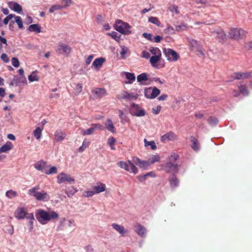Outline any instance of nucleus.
I'll return each instance as SVG.
<instances>
[{"label":"nucleus","mask_w":252,"mask_h":252,"mask_svg":"<svg viewBox=\"0 0 252 252\" xmlns=\"http://www.w3.org/2000/svg\"><path fill=\"white\" fill-rule=\"evenodd\" d=\"M6 196L9 198H12L16 197L17 195V193L15 191L13 190H9L6 191L5 193Z\"/></svg>","instance_id":"45"},{"label":"nucleus","mask_w":252,"mask_h":252,"mask_svg":"<svg viewBox=\"0 0 252 252\" xmlns=\"http://www.w3.org/2000/svg\"><path fill=\"white\" fill-rule=\"evenodd\" d=\"M247 32L241 28H231L228 32V36L230 38L239 40L242 39L247 34Z\"/></svg>","instance_id":"4"},{"label":"nucleus","mask_w":252,"mask_h":252,"mask_svg":"<svg viewBox=\"0 0 252 252\" xmlns=\"http://www.w3.org/2000/svg\"><path fill=\"white\" fill-rule=\"evenodd\" d=\"M142 57L145 59H149L150 57V54L146 51H143L142 53Z\"/></svg>","instance_id":"62"},{"label":"nucleus","mask_w":252,"mask_h":252,"mask_svg":"<svg viewBox=\"0 0 252 252\" xmlns=\"http://www.w3.org/2000/svg\"><path fill=\"white\" fill-rule=\"evenodd\" d=\"M112 226L114 229L119 232L122 235H124V234L126 232V231L122 225H120L116 223H113L112 224Z\"/></svg>","instance_id":"32"},{"label":"nucleus","mask_w":252,"mask_h":252,"mask_svg":"<svg viewBox=\"0 0 252 252\" xmlns=\"http://www.w3.org/2000/svg\"><path fill=\"white\" fill-rule=\"evenodd\" d=\"M9 7L12 10L18 13H20L22 11V6L16 2H11Z\"/></svg>","instance_id":"30"},{"label":"nucleus","mask_w":252,"mask_h":252,"mask_svg":"<svg viewBox=\"0 0 252 252\" xmlns=\"http://www.w3.org/2000/svg\"><path fill=\"white\" fill-rule=\"evenodd\" d=\"M116 142L115 139L113 137H111L108 140V144L110 147L113 146Z\"/></svg>","instance_id":"61"},{"label":"nucleus","mask_w":252,"mask_h":252,"mask_svg":"<svg viewBox=\"0 0 252 252\" xmlns=\"http://www.w3.org/2000/svg\"><path fill=\"white\" fill-rule=\"evenodd\" d=\"M213 34L220 41L224 40L226 37L225 33L221 30L217 31H214L213 32Z\"/></svg>","instance_id":"25"},{"label":"nucleus","mask_w":252,"mask_h":252,"mask_svg":"<svg viewBox=\"0 0 252 252\" xmlns=\"http://www.w3.org/2000/svg\"><path fill=\"white\" fill-rule=\"evenodd\" d=\"M126 114L124 113V111H121L120 114L119 115L120 118L122 120V122H126L128 120L127 118L126 117Z\"/></svg>","instance_id":"59"},{"label":"nucleus","mask_w":252,"mask_h":252,"mask_svg":"<svg viewBox=\"0 0 252 252\" xmlns=\"http://www.w3.org/2000/svg\"><path fill=\"white\" fill-rule=\"evenodd\" d=\"M95 193H99L105 190L106 187L105 184L99 183L94 188Z\"/></svg>","instance_id":"29"},{"label":"nucleus","mask_w":252,"mask_h":252,"mask_svg":"<svg viewBox=\"0 0 252 252\" xmlns=\"http://www.w3.org/2000/svg\"><path fill=\"white\" fill-rule=\"evenodd\" d=\"M163 54L165 55L167 60L170 62H176L179 58L178 53L170 48H164L163 49Z\"/></svg>","instance_id":"8"},{"label":"nucleus","mask_w":252,"mask_h":252,"mask_svg":"<svg viewBox=\"0 0 252 252\" xmlns=\"http://www.w3.org/2000/svg\"><path fill=\"white\" fill-rule=\"evenodd\" d=\"M105 59L103 58H99L95 59L93 63V65L95 67H101L103 64V63L104 62Z\"/></svg>","instance_id":"33"},{"label":"nucleus","mask_w":252,"mask_h":252,"mask_svg":"<svg viewBox=\"0 0 252 252\" xmlns=\"http://www.w3.org/2000/svg\"><path fill=\"white\" fill-rule=\"evenodd\" d=\"M135 232L141 237H145L147 233L146 228L140 223H136L134 226Z\"/></svg>","instance_id":"17"},{"label":"nucleus","mask_w":252,"mask_h":252,"mask_svg":"<svg viewBox=\"0 0 252 252\" xmlns=\"http://www.w3.org/2000/svg\"><path fill=\"white\" fill-rule=\"evenodd\" d=\"M190 140L192 143L191 145V148L195 151H199L200 149L199 143L197 139L193 136H191L190 137Z\"/></svg>","instance_id":"22"},{"label":"nucleus","mask_w":252,"mask_h":252,"mask_svg":"<svg viewBox=\"0 0 252 252\" xmlns=\"http://www.w3.org/2000/svg\"><path fill=\"white\" fill-rule=\"evenodd\" d=\"M175 28L177 31L179 32L185 30L187 28V26L186 25L182 24L181 25L176 26Z\"/></svg>","instance_id":"55"},{"label":"nucleus","mask_w":252,"mask_h":252,"mask_svg":"<svg viewBox=\"0 0 252 252\" xmlns=\"http://www.w3.org/2000/svg\"><path fill=\"white\" fill-rule=\"evenodd\" d=\"M34 167L37 170L43 171L46 168V162L43 160H40L34 163Z\"/></svg>","instance_id":"21"},{"label":"nucleus","mask_w":252,"mask_h":252,"mask_svg":"<svg viewBox=\"0 0 252 252\" xmlns=\"http://www.w3.org/2000/svg\"><path fill=\"white\" fill-rule=\"evenodd\" d=\"M90 144L89 141H87L86 140H84L82 146L78 149V151L79 152H83L87 148H88Z\"/></svg>","instance_id":"40"},{"label":"nucleus","mask_w":252,"mask_h":252,"mask_svg":"<svg viewBox=\"0 0 252 252\" xmlns=\"http://www.w3.org/2000/svg\"><path fill=\"white\" fill-rule=\"evenodd\" d=\"M11 63L13 66L15 67H18L19 66L20 63L17 58L15 57L12 58L11 59Z\"/></svg>","instance_id":"53"},{"label":"nucleus","mask_w":252,"mask_h":252,"mask_svg":"<svg viewBox=\"0 0 252 252\" xmlns=\"http://www.w3.org/2000/svg\"><path fill=\"white\" fill-rule=\"evenodd\" d=\"M121 97L124 99H136L138 97V94L133 93H128L126 92H124L122 94Z\"/></svg>","instance_id":"24"},{"label":"nucleus","mask_w":252,"mask_h":252,"mask_svg":"<svg viewBox=\"0 0 252 252\" xmlns=\"http://www.w3.org/2000/svg\"><path fill=\"white\" fill-rule=\"evenodd\" d=\"M151 65L157 69L164 66V61L161 60V56H152L150 59Z\"/></svg>","instance_id":"10"},{"label":"nucleus","mask_w":252,"mask_h":252,"mask_svg":"<svg viewBox=\"0 0 252 252\" xmlns=\"http://www.w3.org/2000/svg\"><path fill=\"white\" fill-rule=\"evenodd\" d=\"M28 79L30 82L36 81L39 80L38 77L35 74L34 72L29 76Z\"/></svg>","instance_id":"49"},{"label":"nucleus","mask_w":252,"mask_h":252,"mask_svg":"<svg viewBox=\"0 0 252 252\" xmlns=\"http://www.w3.org/2000/svg\"><path fill=\"white\" fill-rule=\"evenodd\" d=\"M13 148V144L10 142H6L0 148V152L5 153L11 150Z\"/></svg>","instance_id":"26"},{"label":"nucleus","mask_w":252,"mask_h":252,"mask_svg":"<svg viewBox=\"0 0 252 252\" xmlns=\"http://www.w3.org/2000/svg\"><path fill=\"white\" fill-rule=\"evenodd\" d=\"M131 115L141 117L145 115V111H129Z\"/></svg>","instance_id":"48"},{"label":"nucleus","mask_w":252,"mask_h":252,"mask_svg":"<svg viewBox=\"0 0 252 252\" xmlns=\"http://www.w3.org/2000/svg\"><path fill=\"white\" fill-rule=\"evenodd\" d=\"M238 88L239 89L240 94L241 93L244 96L249 95V91L246 85L240 84L238 86Z\"/></svg>","instance_id":"28"},{"label":"nucleus","mask_w":252,"mask_h":252,"mask_svg":"<svg viewBox=\"0 0 252 252\" xmlns=\"http://www.w3.org/2000/svg\"><path fill=\"white\" fill-rule=\"evenodd\" d=\"M160 91L157 87H149L144 91L145 97L149 99H154L160 94Z\"/></svg>","instance_id":"11"},{"label":"nucleus","mask_w":252,"mask_h":252,"mask_svg":"<svg viewBox=\"0 0 252 252\" xmlns=\"http://www.w3.org/2000/svg\"><path fill=\"white\" fill-rule=\"evenodd\" d=\"M189 42L190 50L195 52L200 57L204 58L205 53L202 46L197 41L193 39H189Z\"/></svg>","instance_id":"6"},{"label":"nucleus","mask_w":252,"mask_h":252,"mask_svg":"<svg viewBox=\"0 0 252 252\" xmlns=\"http://www.w3.org/2000/svg\"><path fill=\"white\" fill-rule=\"evenodd\" d=\"M0 58L1 60L5 63H8L9 61L7 55L5 53H2Z\"/></svg>","instance_id":"60"},{"label":"nucleus","mask_w":252,"mask_h":252,"mask_svg":"<svg viewBox=\"0 0 252 252\" xmlns=\"http://www.w3.org/2000/svg\"><path fill=\"white\" fill-rule=\"evenodd\" d=\"M118 165L121 168L127 171L133 173L134 174L138 173V169L134 164L132 160H128L127 162L122 161H119L118 162Z\"/></svg>","instance_id":"7"},{"label":"nucleus","mask_w":252,"mask_h":252,"mask_svg":"<svg viewBox=\"0 0 252 252\" xmlns=\"http://www.w3.org/2000/svg\"><path fill=\"white\" fill-rule=\"evenodd\" d=\"M64 191L67 197L71 198L78 191V189L76 188L71 186L67 189H65Z\"/></svg>","instance_id":"23"},{"label":"nucleus","mask_w":252,"mask_h":252,"mask_svg":"<svg viewBox=\"0 0 252 252\" xmlns=\"http://www.w3.org/2000/svg\"><path fill=\"white\" fill-rule=\"evenodd\" d=\"M27 219L29 220V224L30 226V230L31 231L33 229V220H34L33 214L30 213L27 216Z\"/></svg>","instance_id":"36"},{"label":"nucleus","mask_w":252,"mask_h":252,"mask_svg":"<svg viewBox=\"0 0 252 252\" xmlns=\"http://www.w3.org/2000/svg\"><path fill=\"white\" fill-rule=\"evenodd\" d=\"M102 129L103 126L100 124H92V126L87 129H80V132L83 135H91L95 131Z\"/></svg>","instance_id":"13"},{"label":"nucleus","mask_w":252,"mask_h":252,"mask_svg":"<svg viewBox=\"0 0 252 252\" xmlns=\"http://www.w3.org/2000/svg\"><path fill=\"white\" fill-rule=\"evenodd\" d=\"M82 91V85L81 84L78 83L76 85L75 91L77 94L81 93Z\"/></svg>","instance_id":"57"},{"label":"nucleus","mask_w":252,"mask_h":252,"mask_svg":"<svg viewBox=\"0 0 252 252\" xmlns=\"http://www.w3.org/2000/svg\"><path fill=\"white\" fill-rule=\"evenodd\" d=\"M179 158L178 154L175 153L172 154L168 158V161L167 163L162 164L161 169L167 173H171L173 174L177 173L178 172V165L174 162Z\"/></svg>","instance_id":"2"},{"label":"nucleus","mask_w":252,"mask_h":252,"mask_svg":"<svg viewBox=\"0 0 252 252\" xmlns=\"http://www.w3.org/2000/svg\"><path fill=\"white\" fill-rule=\"evenodd\" d=\"M167 95L166 94H162L158 97V100L159 101H163L166 100L167 97Z\"/></svg>","instance_id":"63"},{"label":"nucleus","mask_w":252,"mask_h":252,"mask_svg":"<svg viewBox=\"0 0 252 252\" xmlns=\"http://www.w3.org/2000/svg\"><path fill=\"white\" fill-rule=\"evenodd\" d=\"M63 8V6L59 4H55L52 5L49 9L50 13H53L55 11L60 10Z\"/></svg>","instance_id":"42"},{"label":"nucleus","mask_w":252,"mask_h":252,"mask_svg":"<svg viewBox=\"0 0 252 252\" xmlns=\"http://www.w3.org/2000/svg\"><path fill=\"white\" fill-rule=\"evenodd\" d=\"M160 157L158 155H152L150 158V161L149 162L150 164H152L158 161Z\"/></svg>","instance_id":"50"},{"label":"nucleus","mask_w":252,"mask_h":252,"mask_svg":"<svg viewBox=\"0 0 252 252\" xmlns=\"http://www.w3.org/2000/svg\"><path fill=\"white\" fill-rule=\"evenodd\" d=\"M66 134L61 129L57 130L54 133V136L57 142L62 141L64 139Z\"/></svg>","instance_id":"20"},{"label":"nucleus","mask_w":252,"mask_h":252,"mask_svg":"<svg viewBox=\"0 0 252 252\" xmlns=\"http://www.w3.org/2000/svg\"><path fill=\"white\" fill-rule=\"evenodd\" d=\"M148 21L149 22L152 23L158 26H160V22L158 19L156 17H151L149 18Z\"/></svg>","instance_id":"43"},{"label":"nucleus","mask_w":252,"mask_h":252,"mask_svg":"<svg viewBox=\"0 0 252 252\" xmlns=\"http://www.w3.org/2000/svg\"><path fill=\"white\" fill-rule=\"evenodd\" d=\"M142 36L149 41L153 40V39L152 38V35L151 33L144 32L143 33Z\"/></svg>","instance_id":"58"},{"label":"nucleus","mask_w":252,"mask_h":252,"mask_svg":"<svg viewBox=\"0 0 252 252\" xmlns=\"http://www.w3.org/2000/svg\"><path fill=\"white\" fill-rule=\"evenodd\" d=\"M132 161L134 164L139 166L140 168L145 169L150 165L149 162L144 160H141L140 159L137 157L132 158Z\"/></svg>","instance_id":"19"},{"label":"nucleus","mask_w":252,"mask_h":252,"mask_svg":"<svg viewBox=\"0 0 252 252\" xmlns=\"http://www.w3.org/2000/svg\"><path fill=\"white\" fill-rule=\"evenodd\" d=\"M15 19V22L17 24L18 27L20 29L23 28V22L21 18L19 16H15L14 17Z\"/></svg>","instance_id":"46"},{"label":"nucleus","mask_w":252,"mask_h":252,"mask_svg":"<svg viewBox=\"0 0 252 252\" xmlns=\"http://www.w3.org/2000/svg\"><path fill=\"white\" fill-rule=\"evenodd\" d=\"M41 132L42 129H41L39 127H37L34 130L33 135L37 139H39L41 137Z\"/></svg>","instance_id":"41"},{"label":"nucleus","mask_w":252,"mask_h":252,"mask_svg":"<svg viewBox=\"0 0 252 252\" xmlns=\"http://www.w3.org/2000/svg\"><path fill=\"white\" fill-rule=\"evenodd\" d=\"M95 194V192L94 191H85L84 192V196L86 197H89L92 196L93 195Z\"/></svg>","instance_id":"56"},{"label":"nucleus","mask_w":252,"mask_h":252,"mask_svg":"<svg viewBox=\"0 0 252 252\" xmlns=\"http://www.w3.org/2000/svg\"><path fill=\"white\" fill-rule=\"evenodd\" d=\"M37 220L42 224H45L52 219H57L59 218L58 214L52 211L50 213L42 210H38L35 213Z\"/></svg>","instance_id":"1"},{"label":"nucleus","mask_w":252,"mask_h":252,"mask_svg":"<svg viewBox=\"0 0 252 252\" xmlns=\"http://www.w3.org/2000/svg\"><path fill=\"white\" fill-rule=\"evenodd\" d=\"M208 123L211 126H215L218 123V120L214 117H210L208 119Z\"/></svg>","instance_id":"44"},{"label":"nucleus","mask_w":252,"mask_h":252,"mask_svg":"<svg viewBox=\"0 0 252 252\" xmlns=\"http://www.w3.org/2000/svg\"><path fill=\"white\" fill-rule=\"evenodd\" d=\"M125 76L126 78L128 80L127 81H126V84H132L135 80V76L134 73L126 72Z\"/></svg>","instance_id":"31"},{"label":"nucleus","mask_w":252,"mask_h":252,"mask_svg":"<svg viewBox=\"0 0 252 252\" xmlns=\"http://www.w3.org/2000/svg\"><path fill=\"white\" fill-rule=\"evenodd\" d=\"M57 172V169L55 166H52L51 167L48 171H45V173L47 175H50L52 174H56Z\"/></svg>","instance_id":"51"},{"label":"nucleus","mask_w":252,"mask_h":252,"mask_svg":"<svg viewBox=\"0 0 252 252\" xmlns=\"http://www.w3.org/2000/svg\"><path fill=\"white\" fill-rule=\"evenodd\" d=\"M105 125L108 130L111 132H115V128L112 121L110 119H108L105 123Z\"/></svg>","instance_id":"35"},{"label":"nucleus","mask_w":252,"mask_h":252,"mask_svg":"<svg viewBox=\"0 0 252 252\" xmlns=\"http://www.w3.org/2000/svg\"><path fill=\"white\" fill-rule=\"evenodd\" d=\"M65 220H66V219L64 218H63L61 219V220L60 222V224L57 226V230L63 229V227L64 225V223L65 221Z\"/></svg>","instance_id":"52"},{"label":"nucleus","mask_w":252,"mask_h":252,"mask_svg":"<svg viewBox=\"0 0 252 252\" xmlns=\"http://www.w3.org/2000/svg\"><path fill=\"white\" fill-rule=\"evenodd\" d=\"M137 80L139 82L148 80L147 74L145 73H142L139 74L137 77Z\"/></svg>","instance_id":"38"},{"label":"nucleus","mask_w":252,"mask_h":252,"mask_svg":"<svg viewBox=\"0 0 252 252\" xmlns=\"http://www.w3.org/2000/svg\"><path fill=\"white\" fill-rule=\"evenodd\" d=\"M29 214L25 208L19 207L15 211L14 216L18 220H23L25 218L27 219V216Z\"/></svg>","instance_id":"14"},{"label":"nucleus","mask_w":252,"mask_h":252,"mask_svg":"<svg viewBox=\"0 0 252 252\" xmlns=\"http://www.w3.org/2000/svg\"><path fill=\"white\" fill-rule=\"evenodd\" d=\"M169 181L171 188H175L179 185V180L174 174L169 178Z\"/></svg>","instance_id":"27"},{"label":"nucleus","mask_w":252,"mask_h":252,"mask_svg":"<svg viewBox=\"0 0 252 252\" xmlns=\"http://www.w3.org/2000/svg\"><path fill=\"white\" fill-rule=\"evenodd\" d=\"M40 189L39 185L29 189L28 194L29 195L33 196L37 200L40 201H47L50 199L49 195L44 191L41 192L37 191Z\"/></svg>","instance_id":"3"},{"label":"nucleus","mask_w":252,"mask_h":252,"mask_svg":"<svg viewBox=\"0 0 252 252\" xmlns=\"http://www.w3.org/2000/svg\"><path fill=\"white\" fill-rule=\"evenodd\" d=\"M28 30L30 32H34L36 33H40L41 32V28L38 24H32L29 26Z\"/></svg>","instance_id":"34"},{"label":"nucleus","mask_w":252,"mask_h":252,"mask_svg":"<svg viewBox=\"0 0 252 252\" xmlns=\"http://www.w3.org/2000/svg\"><path fill=\"white\" fill-rule=\"evenodd\" d=\"M92 93L93 98L96 99H100L107 94L106 90L103 88H95L92 91Z\"/></svg>","instance_id":"15"},{"label":"nucleus","mask_w":252,"mask_h":252,"mask_svg":"<svg viewBox=\"0 0 252 252\" xmlns=\"http://www.w3.org/2000/svg\"><path fill=\"white\" fill-rule=\"evenodd\" d=\"M15 17V15L14 14H9L7 16H6L3 20V23L5 25H7L9 21L11 20L13 18Z\"/></svg>","instance_id":"54"},{"label":"nucleus","mask_w":252,"mask_h":252,"mask_svg":"<svg viewBox=\"0 0 252 252\" xmlns=\"http://www.w3.org/2000/svg\"><path fill=\"white\" fill-rule=\"evenodd\" d=\"M150 51L153 56H161V51L158 48L151 47L150 48Z\"/></svg>","instance_id":"37"},{"label":"nucleus","mask_w":252,"mask_h":252,"mask_svg":"<svg viewBox=\"0 0 252 252\" xmlns=\"http://www.w3.org/2000/svg\"><path fill=\"white\" fill-rule=\"evenodd\" d=\"M127 51L128 49L126 47L124 46H121L120 54L122 59H125L126 58V54L127 53Z\"/></svg>","instance_id":"47"},{"label":"nucleus","mask_w":252,"mask_h":252,"mask_svg":"<svg viewBox=\"0 0 252 252\" xmlns=\"http://www.w3.org/2000/svg\"><path fill=\"white\" fill-rule=\"evenodd\" d=\"M56 51L59 55L67 56L72 52V49L65 44L60 43L57 47Z\"/></svg>","instance_id":"12"},{"label":"nucleus","mask_w":252,"mask_h":252,"mask_svg":"<svg viewBox=\"0 0 252 252\" xmlns=\"http://www.w3.org/2000/svg\"><path fill=\"white\" fill-rule=\"evenodd\" d=\"M131 27L128 24L120 20L116 21L115 24V29L124 34H129L131 33Z\"/></svg>","instance_id":"5"},{"label":"nucleus","mask_w":252,"mask_h":252,"mask_svg":"<svg viewBox=\"0 0 252 252\" xmlns=\"http://www.w3.org/2000/svg\"><path fill=\"white\" fill-rule=\"evenodd\" d=\"M144 142L145 146H150L152 150H155L157 148L156 143L154 141H148L146 139H144Z\"/></svg>","instance_id":"39"},{"label":"nucleus","mask_w":252,"mask_h":252,"mask_svg":"<svg viewBox=\"0 0 252 252\" xmlns=\"http://www.w3.org/2000/svg\"><path fill=\"white\" fill-rule=\"evenodd\" d=\"M232 77L234 79H246L249 78L251 77V72H235L232 74Z\"/></svg>","instance_id":"18"},{"label":"nucleus","mask_w":252,"mask_h":252,"mask_svg":"<svg viewBox=\"0 0 252 252\" xmlns=\"http://www.w3.org/2000/svg\"><path fill=\"white\" fill-rule=\"evenodd\" d=\"M57 183L59 184L64 183L69 184L73 183L75 182L74 179L71 177L69 174L64 172L60 173L57 177Z\"/></svg>","instance_id":"9"},{"label":"nucleus","mask_w":252,"mask_h":252,"mask_svg":"<svg viewBox=\"0 0 252 252\" xmlns=\"http://www.w3.org/2000/svg\"><path fill=\"white\" fill-rule=\"evenodd\" d=\"M86 252H93L94 251V249L92 246L91 245H88L85 248Z\"/></svg>","instance_id":"64"},{"label":"nucleus","mask_w":252,"mask_h":252,"mask_svg":"<svg viewBox=\"0 0 252 252\" xmlns=\"http://www.w3.org/2000/svg\"><path fill=\"white\" fill-rule=\"evenodd\" d=\"M177 139V136L176 135V134L172 131H169L161 136L160 141L162 142L166 143V142L169 141H175Z\"/></svg>","instance_id":"16"}]
</instances>
